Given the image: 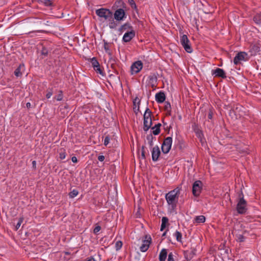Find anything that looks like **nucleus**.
<instances>
[{"instance_id":"obj_1","label":"nucleus","mask_w":261,"mask_h":261,"mask_svg":"<svg viewBox=\"0 0 261 261\" xmlns=\"http://www.w3.org/2000/svg\"><path fill=\"white\" fill-rule=\"evenodd\" d=\"M179 193L180 189L176 188L166 194L165 198L170 208L173 210L176 207Z\"/></svg>"},{"instance_id":"obj_2","label":"nucleus","mask_w":261,"mask_h":261,"mask_svg":"<svg viewBox=\"0 0 261 261\" xmlns=\"http://www.w3.org/2000/svg\"><path fill=\"white\" fill-rule=\"evenodd\" d=\"M151 114L150 110L147 108L144 114L143 129L145 132L147 131L152 125Z\"/></svg>"},{"instance_id":"obj_3","label":"nucleus","mask_w":261,"mask_h":261,"mask_svg":"<svg viewBox=\"0 0 261 261\" xmlns=\"http://www.w3.org/2000/svg\"><path fill=\"white\" fill-rule=\"evenodd\" d=\"M96 15L100 17H103L105 20L111 18L113 13L109 10L105 8H100L96 10Z\"/></svg>"},{"instance_id":"obj_4","label":"nucleus","mask_w":261,"mask_h":261,"mask_svg":"<svg viewBox=\"0 0 261 261\" xmlns=\"http://www.w3.org/2000/svg\"><path fill=\"white\" fill-rule=\"evenodd\" d=\"M249 55L245 51H240L237 54L233 59V63L238 65L242 61H247L249 60Z\"/></svg>"},{"instance_id":"obj_5","label":"nucleus","mask_w":261,"mask_h":261,"mask_svg":"<svg viewBox=\"0 0 261 261\" xmlns=\"http://www.w3.org/2000/svg\"><path fill=\"white\" fill-rule=\"evenodd\" d=\"M172 144V138L170 137L166 138L162 145V150L164 153H167L170 151Z\"/></svg>"},{"instance_id":"obj_6","label":"nucleus","mask_w":261,"mask_h":261,"mask_svg":"<svg viewBox=\"0 0 261 261\" xmlns=\"http://www.w3.org/2000/svg\"><path fill=\"white\" fill-rule=\"evenodd\" d=\"M202 184L200 180L195 181L192 187V193L195 196H198L201 191Z\"/></svg>"},{"instance_id":"obj_7","label":"nucleus","mask_w":261,"mask_h":261,"mask_svg":"<svg viewBox=\"0 0 261 261\" xmlns=\"http://www.w3.org/2000/svg\"><path fill=\"white\" fill-rule=\"evenodd\" d=\"M237 211L240 214H243L246 211V202L243 197L240 198L237 206Z\"/></svg>"},{"instance_id":"obj_8","label":"nucleus","mask_w":261,"mask_h":261,"mask_svg":"<svg viewBox=\"0 0 261 261\" xmlns=\"http://www.w3.org/2000/svg\"><path fill=\"white\" fill-rule=\"evenodd\" d=\"M143 68V64L141 61H137L134 62L131 66L132 74H136L140 71Z\"/></svg>"},{"instance_id":"obj_9","label":"nucleus","mask_w":261,"mask_h":261,"mask_svg":"<svg viewBox=\"0 0 261 261\" xmlns=\"http://www.w3.org/2000/svg\"><path fill=\"white\" fill-rule=\"evenodd\" d=\"M88 61L90 62L92 64V67L96 71L97 73H98L100 74H102V71L100 68V65L97 61V59L95 58H89Z\"/></svg>"},{"instance_id":"obj_10","label":"nucleus","mask_w":261,"mask_h":261,"mask_svg":"<svg viewBox=\"0 0 261 261\" xmlns=\"http://www.w3.org/2000/svg\"><path fill=\"white\" fill-rule=\"evenodd\" d=\"M150 241L151 238L146 236L145 239L143 241V243L140 247V249L142 252H145L148 250Z\"/></svg>"},{"instance_id":"obj_11","label":"nucleus","mask_w":261,"mask_h":261,"mask_svg":"<svg viewBox=\"0 0 261 261\" xmlns=\"http://www.w3.org/2000/svg\"><path fill=\"white\" fill-rule=\"evenodd\" d=\"M125 15L124 11L122 9H118L117 10L114 14V18L117 21H120L123 20Z\"/></svg>"},{"instance_id":"obj_12","label":"nucleus","mask_w":261,"mask_h":261,"mask_svg":"<svg viewBox=\"0 0 261 261\" xmlns=\"http://www.w3.org/2000/svg\"><path fill=\"white\" fill-rule=\"evenodd\" d=\"M160 148L158 146L153 147L151 151L152 159L153 161H158L160 155Z\"/></svg>"},{"instance_id":"obj_13","label":"nucleus","mask_w":261,"mask_h":261,"mask_svg":"<svg viewBox=\"0 0 261 261\" xmlns=\"http://www.w3.org/2000/svg\"><path fill=\"white\" fill-rule=\"evenodd\" d=\"M135 32L134 30H131L126 32L123 37V40L124 42L129 41L133 37H135Z\"/></svg>"},{"instance_id":"obj_14","label":"nucleus","mask_w":261,"mask_h":261,"mask_svg":"<svg viewBox=\"0 0 261 261\" xmlns=\"http://www.w3.org/2000/svg\"><path fill=\"white\" fill-rule=\"evenodd\" d=\"M180 43L184 49H190V46L189 45V40L186 35H184L180 38Z\"/></svg>"},{"instance_id":"obj_15","label":"nucleus","mask_w":261,"mask_h":261,"mask_svg":"<svg viewBox=\"0 0 261 261\" xmlns=\"http://www.w3.org/2000/svg\"><path fill=\"white\" fill-rule=\"evenodd\" d=\"M24 70L25 67L24 64H22L19 65L14 71L15 75L17 77L21 76L23 72H24Z\"/></svg>"},{"instance_id":"obj_16","label":"nucleus","mask_w":261,"mask_h":261,"mask_svg":"<svg viewBox=\"0 0 261 261\" xmlns=\"http://www.w3.org/2000/svg\"><path fill=\"white\" fill-rule=\"evenodd\" d=\"M155 98L157 102L162 103L165 101L166 97L164 92H160L155 94Z\"/></svg>"},{"instance_id":"obj_17","label":"nucleus","mask_w":261,"mask_h":261,"mask_svg":"<svg viewBox=\"0 0 261 261\" xmlns=\"http://www.w3.org/2000/svg\"><path fill=\"white\" fill-rule=\"evenodd\" d=\"M107 20L109 21L108 25L110 29H114L116 28L118 23L117 20H114L113 15L111 16V18H109Z\"/></svg>"},{"instance_id":"obj_18","label":"nucleus","mask_w":261,"mask_h":261,"mask_svg":"<svg viewBox=\"0 0 261 261\" xmlns=\"http://www.w3.org/2000/svg\"><path fill=\"white\" fill-rule=\"evenodd\" d=\"M213 74L217 76L221 77L222 78L226 77L224 71L221 68H217L214 72Z\"/></svg>"},{"instance_id":"obj_19","label":"nucleus","mask_w":261,"mask_h":261,"mask_svg":"<svg viewBox=\"0 0 261 261\" xmlns=\"http://www.w3.org/2000/svg\"><path fill=\"white\" fill-rule=\"evenodd\" d=\"M167 256V250L166 249H162L159 254L160 261H165Z\"/></svg>"},{"instance_id":"obj_20","label":"nucleus","mask_w":261,"mask_h":261,"mask_svg":"<svg viewBox=\"0 0 261 261\" xmlns=\"http://www.w3.org/2000/svg\"><path fill=\"white\" fill-rule=\"evenodd\" d=\"M168 224V219L166 217H163L162 218V224L161 226V231L164 230Z\"/></svg>"},{"instance_id":"obj_21","label":"nucleus","mask_w":261,"mask_h":261,"mask_svg":"<svg viewBox=\"0 0 261 261\" xmlns=\"http://www.w3.org/2000/svg\"><path fill=\"white\" fill-rule=\"evenodd\" d=\"M161 124L160 123H158L155 125L154 126L152 127V133L154 135H158L160 133V126Z\"/></svg>"},{"instance_id":"obj_22","label":"nucleus","mask_w":261,"mask_h":261,"mask_svg":"<svg viewBox=\"0 0 261 261\" xmlns=\"http://www.w3.org/2000/svg\"><path fill=\"white\" fill-rule=\"evenodd\" d=\"M205 221V217L203 215L196 216L194 219V222L197 223H204Z\"/></svg>"},{"instance_id":"obj_23","label":"nucleus","mask_w":261,"mask_h":261,"mask_svg":"<svg viewBox=\"0 0 261 261\" xmlns=\"http://www.w3.org/2000/svg\"><path fill=\"white\" fill-rule=\"evenodd\" d=\"M164 109L166 111L167 115H170L171 105L169 102L166 101L165 102Z\"/></svg>"},{"instance_id":"obj_24","label":"nucleus","mask_w":261,"mask_h":261,"mask_svg":"<svg viewBox=\"0 0 261 261\" xmlns=\"http://www.w3.org/2000/svg\"><path fill=\"white\" fill-rule=\"evenodd\" d=\"M173 236L176 238V239L178 242H181L182 235H181V233L179 231L176 230L174 232Z\"/></svg>"},{"instance_id":"obj_25","label":"nucleus","mask_w":261,"mask_h":261,"mask_svg":"<svg viewBox=\"0 0 261 261\" xmlns=\"http://www.w3.org/2000/svg\"><path fill=\"white\" fill-rule=\"evenodd\" d=\"M78 194L79 192L77 191V190L73 189L69 193V196L70 198H73L76 197L78 195Z\"/></svg>"},{"instance_id":"obj_26","label":"nucleus","mask_w":261,"mask_h":261,"mask_svg":"<svg viewBox=\"0 0 261 261\" xmlns=\"http://www.w3.org/2000/svg\"><path fill=\"white\" fill-rule=\"evenodd\" d=\"M254 21L256 24H260L261 23V16L260 14L256 15L253 18Z\"/></svg>"},{"instance_id":"obj_27","label":"nucleus","mask_w":261,"mask_h":261,"mask_svg":"<svg viewBox=\"0 0 261 261\" xmlns=\"http://www.w3.org/2000/svg\"><path fill=\"white\" fill-rule=\"evenodd\" d=\"M122 246V243L121 241H118L115 243V248L116 250H120Z\"/></svg>"},{"instance_id":"obj_28","label":"nucleus","mask_w":261,"mask_h":261,"mask_svg":"<svg viewBox=\"0 0 261 261\" xmlns=\"http://www.w3.org/2000/svg\"><path fill=\"white\" fill-rule=\"evenodd\" d=\"M22 221H23V218H19L17 224L15 226L16 230H17L20 227Z\"/></svg>"},{"instance_id":"obj_29","label":"nucleus","mask_w":261,"mask_h":261,"mask_svg":"<svg viewBox=\"0 0 261 261\" xmlns=\"http://www.w3.org/2000/svg\"><path fill=\"white\" fill-rule=\"evenodd\" d=\"M128 2L129 4V5L131 6L132 8H136V5L134 1V0H128Z\"/></svg>"},{"instance_id":"obj_30","label":"nucleus","mask_w":261,"mask_h":261,"mask_svg":"<svg viewBox=\"0 0 261 261\" xmlns=\"http://www.w3.org/2000/svg\"><path fill=\"white\" fill-rule=\"evenodd\" d=\"M237 240L240 242L244 241V237L242 234H238L237 236Z\"/></svg>"},{"instance_id":"obj_31","label":"nucleus","mask_w":261,"mask_h":261,"mask_svg":"<svg viewBox=\"0 0 261 261\" xmlns=\"http://www.w3.org/2000/svg\"><path fill=\"white\" fill-rule=\"evenodd\" d=\"M168 261H174V258H173V254L172 252H170L168 254Z\"/></svg>"},{"instance_id":"obj_32","label":"nucleus","mask_w":261,"mask_h":261,"mask_svg":"<svg viewBox=\"0 0 261 261\" xmlns=\"http://www.w3.org/2000/svg\"><path fill=\"white\" fill-rule=\"evenodd\" d=\"M110 142V138L109 136H106L104 139V145L107 146Z\"/></svg>"},{"instance_id":"obj_33","label":"nucleus","mask_w":261,"mask_h":261,"mask_svg":"<svg viewBox=\"0 0 261 261\" xmlns=\"http://www.w3.org/2000/svg\"><path fill=\"white\" fill-rule=\"evenodd\" d=\"M59 157L61 160H63V159H65V158H66L65 152L64 151L61 152L59 154Z\"/></svg>"},{"instance_id":"obj_34","label":"nucleus","mask_w":261,"mask_h":261,"mask_svg":"<svg viewBox=\"0 0 261 261\" xmlns=\"http://www.w3.org/2000/svg\"><path fill=\"white\" fill-rule=\"evenodd\" d=\"M129 28V25L128 24H125L121 26L120 30L121 31H124V30H126L127 28Z\"/></svg>"},{"instance_id":"obj_35","label":"nucleus","mask_w":261,"mask_h":261,"mask_svg":"<svg viewBox=\"0 0 261 261\" xmlns=\"http://www.w3.org/2000/svg\"><path fill=\"white\" fill-rule=\"evenodd\" d=\"M63 98V95L62 93L61 92L56 96V99L57 101H61Z\"/></svg>"},{"instance_id":"obj_36","label":"nucleus","mask_w":261,"mask_h":261,"mask_svg":"<svg viewBox=\"0 0 261 261\" xmlns=\"http://www.w3.org/2000/svg\"><path fill=\"white\" fill-rule=\"evenodd\" d=\"M43 3L47 6H49L51 5V2L50 0H43Z\"/></svg>"},{"instance_id":"obj_37","label":"nucleus","mask_w":261,"mask_h":261,"mask_svg":"<svg viewBox=\"0 0 261 261\" xmlns=\"http://www.w3.org/2000/svg\"><path fill=\"white\" fill-rule=\"evenodd\" d=\"M52 95H53V92L50 91L47 93V94L46 95V97L47 98H49L52 96Z\"/></svg>"},{"instance_id":"obj_38","label":"nucleus","mask_w":261,"mask_h":261,"mask_svg":"<svg viewBox=\"0 0 261 261\" xmlns=\"http://www.w3.org/2000/svg\"><path fill=\"white\" fill-rule=\"evenodd\" d=\"M98 160L100 162H102L105 160V156L102 155H99L98 157Z\"/></svg>"},{"instance_id":"obj_39","label":"nucleus","mask_w":261,"mask_h":261,"mask_svg":"<svg viewBox=\"0 0 261 261\" xmlns=\"http://www.w3.org/2000/svg\"><path fill=\"white\" fill-rule=\"evenodd\" d=\"M100 230V227L98 226H96L94 229V233H97L98 232L99 230Z\"/></svg>"},{"instance_id":"obj_40","label":"nucleus","mask_w":261,"mask_h":261,"mask_svg":"<svg viewBox=\"0 0 261 261\" xmlns=\"http://www.w3.org/2000/svg\"><path fill=\"white\" fill-rule=\"evenodd\" d=\"M71 161L72 162H73L74 163H76L77 162V159L76 157H75V156H72L71 158Z\"/></svg>"},{"instance_id":"obj_41","label":"nucleus","mask_w":261,"mask_h":261,"mask_svg":"<svg viewBox=\"0 0 261 261\" xmlns=\"http://www.w3.org/2000/svg\"><path fill=\"white\" fill-rule=\"evenodd\" d=\"M42 55H46L47 54V50H42L41 53Z\"/></svg>"},{"instance_id":"obj_42","label":"nucleus","mask_w":261,"mask_h":261,"mask_svg":"<svg viewBox=\"0 0 261 261\" xmlns=\"http://www.w3.org/2000/svg\"><path fill=\"white\" fill-rule=\"evenodd\" d=\"M85 261H96V260L93 257H90Z\"/></svg>"},{"instance_id":"obj_43","label":"nucleus","mask_w":261,"mask_h":261,"mask_svg":"<svg viewBox=\"0 0 261 261\" xmlns=\"http://www.w3.org/2000/svg\"><path fill=\"white\" fill-rule=\"evenodd\" d=\"M31 104L30 102H27V104H26V107L27 108L29 109L31 108Z\"/></svg>"},{"instance_id":"obj_44","label":"nucleus","mask_w":261,"mask_h":261,"mask_svg":"<svg viewBox=\"0 0 261 261\" xmlns=\"http://www.w3.org/2000/svg\"><path fill=\"white\" fill-rule=\"evenodd\" d=\"M208 119H212V114L211 113H210L208 114Z\"/></svg>"},{"instance_id":"obj_45","label":"nucleus","mask_w":261,"mask_h":261,"mask_svg":"<svg viewBox=\"0 0 261 261\" xmlns=\"http://www.w3.org/2000/svg\"><path fill=\"white\" fill-rule=\"evenodd\" d=\"M32 164H33V165L34 167H35L36 166V161H33V162H32Z\"/></svg>"},{"instance_id":"obj_46","label":"nucleus","mask_w":261,"mask_h":261,"mask_svg":"<svg viewBox=\"0 0 261 261\" xmlns=\"http://www.w3.org/2000/svg\"><path fill=\"white\" fill-rule=\"evenodd\" d=\"M188 53H191L192 52V50H186Z\"/></svg>"},{"instance_id":"obj_47","label":"nucleus","mask_w":261,"mask_h":261,"mask_svg":"<svg viewBox=\"0 0 261 261\" xmlns=\"http://www.w3.org/2000/svg\"><path fill=\"white\" fill-rule=\"evenodd\" d=\"M142 156L143 158H145V154L143 151L142 152Z\"/></svg>"},{"instance_id":"obj_48","label":"nucleus","mask_w":261,"mask_h":261,"mask_svg":"<svg viewBox=\"0 0 261 261\" xmlns=\"http://www.w3.org/2000/svg\"><path fill=\"white\" fill-rule=\"evenodd\" d=\"M150 146L152 145V141L150 142Z\"/></svg>"}]
</instances>
